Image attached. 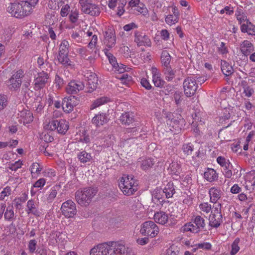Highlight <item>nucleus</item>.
<instances>
[{
  "mask_svg": "<svg viewBox=\"0 0 255 255\" xmlns=\"http://www.w3.org/2000/svg\"><path fill=\"white\" fill-rule=\"evenodd\" d=\"M214 207L212 206L211 204L209 203L208 202H203L199 204V208L201 212H202L207 214L209 213H211L212 208Z\"/></svg>",
  "mask_w": 255,
  "mask_h": 255,
  "instance_id": "nucleus-43",
  "label": "nucleus"
},
{
  "mask_svg": "<svg viewBox=\"0 0 255 255\" xmlns=\"http://www.w3.org/2000/svg\"><path fill=\"white\" fill-rule=\"evenodd\" d=\"M218 177L216 171L212 168H208L204 172V178L209 182H213L217 180Z\"/></svg>",
  "mask_w": 255,
  "mask_h": 255,
  "instance_id": "nucleus-33",
  "label": "nucleus"
},
{
  "mask_svg": "<svg viewBox=\"0 0 255 255\" xmlns=\"http://www.w3.org/2000/svg\"><path fill=\"white\" fill-rule=\"evenodd\" d=\"M25 74H24V71L21 70L19 69L18 71H17L16 72H15L12 76L11 78H14L15 79L17 80H20V78H23Z\"/></svg>",
  "mask_w": 255,
  "mask_h": 255,
  "instance_id": "nucleus-59",
  "label": "nucleus"
},
{
  "mask_svg": "<svg viewBox=\"0 0 255 255\" xmlns=\"http://www.w3.org/2000/svg\"><path fill=\"white\" fill-rule=\"evenodd\" d=\"M110 101L107 97H102L95 100L91 106V109H95L103 104L107 103Z\"/></svg>",
  "mask_w": 255,
  "mask_h": 255,
  "instance_id": "nucleus-40",
  "label": "nucleus"
},
{
  "mask_svg": "<svg viewBox=\"0 0 255 255\" xmlns=\"http://www.w3.org/2000/svg\"><path fill=\"white\" fill-rule=\"evenodd\" d=\"M87 82L89 88V92H92L95 90L97 87L98 77L95 74H91L89 76H87Z\"/></svg>",
  "mask_w": 255,
  "mask_h": 255,
  "instance_id": "nucleus-28",
  "label": "nucleus"
},
{
  "mask_svg": "<svg viewBox=\"0 0 255 255\" xmlns=\"http://www.w3.org/2000/svg\"><path fill=\"white\" fill-rule=\"evenodd\" d=\"M78 12L77 10L71 11L69 15V19L72 23H75L78 18Z\"/></svg>",
  "mask_w": 255,
  "mask_h": 255,
  "instance_id": "nucleus-60",
  "label": "nucleus"
},
{
  "mask_svg": "<svg viewBox=\"0 0 255 255\" xmlns=\"http://www.w3.org/2000/svg\"><path fill=\"white\" fill-rule=\"evenodd\" d=\"M104 43L109 48L114 47L116 44V36L115 32L108 29L105 32Z\"/></svg>",
  "mask_w": 255,
  "mask_h": 255,
  "instance_id": "nucleus-16",
  "label": "nucleus"
},
{
  "mask_svg": "<svg viewBox=\"0 0 255 255\" xmlns=\"http://www.w3.org/2000/svg\"><path fill=\"white\" fill-rule=\"evenodd\" d=\"M241 91L243 97L250 98L254 94L255 91L252 86L249 85L246 81L241 83Z\"/></svg>",
  "mask_w": 255,
  "mask_h": 255,
  "instance_id": "nucleus-17",
  "label": "nucleus"
},
{
  "mask_svg": "<svg viewBox=\"0 0 255 255\" xmlns=\"http://www.w3.org/2000/svg\"><path fill=\"white\" fill-rule=\"evenodd\" d=\"M79 100L75 96H70L63 99L62 107L63 110L69 113L72 111L73 108L79 104Z\"/></svg>",
  "mask_w": 255,
  "mask_h": 255,
  "instance_id": "nucleus-10",
  "label": "nucleus"
},
{
  "mask_svg": "<svg viewBox=\"0 0 255 255\" xmlns=\"http://www.w3.org/2000/svg\"><path fill=\"white\" fill-rule=\"evenodd\" d=\"M7 101L6 96L0 95V111L2 110L7 105Z\"/></svg>",
  "mask_w": 255,
  "mask_h": 255,
  "instance_id": "nucleus-55",
  "label": "nucleus"
},
{
  "mask_svg": "<svg viewBox=\"0 0 255 255\" xmlns=\"http://www.w3.org/2000/svg\"><path fill=\"white\" fill-rule=\"evenodd\" d=\"M61 210L63 215L66 218H72L77 213L75 203L71 200L64 202L61 207Z\"/></svg>",
  "mask_w": 255,
  "mask_h": 255,
  "instance_id": "nucleus-9",
  "label": "nucleus"
},
{
  "mask_svg": "<svg viewBox=\"0 0 255 255\" xmlns=\"http://www.w3.org/2000/svg\"><path fill=\"white\" fill-rule=\"evenodd\" d=\"M194 223L199 227L200 229L204 228L205 226V220L200 216L195 217L194 220Z\"/></svg>",
  "mask_w": 255,
  "mask_h": 255,
  "instance_id": "nucleus-49",
  "label": "nucleus"
},
{
  "mask_svg": "<svg viewBox=\"0 0 255 255\" xmlns=\"http://www.w3.org/2000/svg\"><path fill=\"white\" fill-rule=\"evenodd\" d=\"M49 79L48 75L42 71L38 74V76L34 81V89L37 90L42 88L47 82Z\"/></svg>",
  "mask_w": 255,
  "mask_h": 255,
  "instance_id": "nucleus-15",
  "label": "nucleus"
},
{
  "mask_svg": "<svg viewBox=\"0 0 255 255\" xmlns=\"http://www.w3.org/2000/svg\"><path fill=\"white\" fill-rule=\"evenodd\" d=\"M140 166L142 170H146L151 168L154 164L153 159L151 158H146L141 161H139Z\"/></svg>",
  "mask_w": 255,
  "mask_h": 255,
  "instance_id": "nucleus-38",
  "label": "nucleus"
},
{
  "mask_svg": "<svg viewBox=\"0 0 255 255\" xmlns=\"http://www.w3.org/2000/svg\"><path fill=\"white\" fill-rule=\"evenodd\" d=\"M21 83V80L15 79L11 77L6 81L7 87L10 91L18 90L20 88Z\"/></svg>",
  "mask_w": 255,
  "mask_h": 255,
  "instance_id": "nucleus-29",
  "label": "nucleus"
},
{
  "mask_svg": "<svg viewBox=\"0 0 255 255\" xmlns=\"http://www.w3.org/2000/svg\"><path fill=\"white\" fill-rule=\"evenodd\" d=\"M195 247H196V249H202L206 250H209L211 249L212 245L210 243L206 242L196 244Z\"/></svg>",
  "mask_w": 255,
  "mask_h": 255,
  "instance_id": "nucleus-53",
  "label": "nucleus"
},
{
  "mask_svg": "<svg viewBox=\"0 0 255 255\" xmlns=\"http://www.w3.org/2000/svg\"><path fill=\"white\" fill-rule=\"evenodd\" d=\"M140 232L142 235L154 238L159 233V229L153 221H148L141 225Z\"/></svg>",
  "mask_w": 255,
  "mask_h": 255,
  "instance_id": "nucleus-6",
  "label": "nucleus"
},
{
  "mask_svg": "<svg viewBox=\"0 0 255 255\" xmlns=\"http://www.w3.org/2000/svg\"><path fill=\"white\" fill-rule=\"evenodd\" d=\"M134 42L138 46H151V42L149 37L145 33L138 31L134 32Z\"/></svg>",
  "mask_w": 255,
  "mask_h": 255,
  "instance_id": "nucleus-12",
  "label": "nucleus"
},
{
  "mask_svg": "<svg viewBox=\"0 0 255 255\" xmlns=\"http://www.w3.org/2000/svg\"><path fill=\"white\" fill-rule=\"evenodd\" d=\"M105 54L108 58L110 63L112 64L113 67L117 65L118 63L117 62L116 58L113 54L108 52H105Z\"/></svg>",
  "mask_w": 255,
  "mask_h": 255,
  "instance_id": "nucleus-57",
  "label": "nucleus"
},
{
  "mask_svg": "<svg viewBox=\"0 0 255 255\" xmlns=\"http://www.w3.org/2000/svg\"><path fill=\"white\" fill-rule=\"evenodd\" d=\"M33 72V70H30L24 75L22 86L23 87H24L25 89H29L28 88L31 81Z\"/></svg>",
  "mask_w": 255,
  "mask_h": 255,
  "instance_id": "nucleus-42",
  "label": "nucleus"
},
{
  "mask_svg": "<svg viewBox=\"0 0 255 255\" xmlns=\"http://www.w3.org/2000/svg\"><path fill=\"white\" fill-rule=\"evenodd\" d=\"M58 189L59 187L57 186H55L51 188L49 194L47 197V201L49 203H51L54 200L57 195Z\"/></svg>",
  "mask_w": 255,
  "mask_h": 255,
  "instance_id": "nucleus-45",
  "label": "nucleus"
},
{
  "mask_svg": "<svg viewBox=\"0 0 255 255\" xmlns=\"http://www.w3.org/2000/svg\"><path fill=\"white\" fill-rule=\"evenodd\" d=\"M240 49L242 53L245 56H248L254 51L253 44L248 40H244L240 45Z\"/></svg>",
  "mask_w": 255,
  "mask_h": 255,
  "instance_id": "nucleus-20",
  "label": "nucleus"
},
{
  "mask_svg": "<svg viewBox=\"0 0 255 255\" xmlns=\"http://www.w3.org/2000/svg\"><path fill=\"white\" fill-rule=\"evenodd\" d=\"M70 6L66 4L64 5L61 8L60 11V15L62 17L66 16L70 11Z\"/></svg>",
  "mask_w": 255,
  "mask_h": 255,
  "instance_id": "nucleus-61",
  "label": "nucleus"
},
{
  "mask_svg": "<svg viewBox=\"0 0 255 255\" xmlns=\"http://www.w3.org/2000/svg\"><path fill=\"white\" fill-rule=\"evenodd\" d=\"M240 240L239 238H236L232 244L231 245V251L230 252L231 255H235L240 250L239 246Z\"/></svg>",
  "mask_w": 255,
  "mask_h": 255,
  "instance_id": "nucleus-46",
  "label": "nucleus"
},
{
  "mask_svg": "<svg viewBox=\"0 0 255 255\" xmlns=\"http://www.w3.org/2000/svg\"><path fill=\"white\" fill-rule=\"evenodd\" d=\"M168 170L172 175H179L181 172V165L177 162H172L170 164Z\"/></svg>",
  "mask_w": 255,
  "mask_h": 255,
  "instance_id": "nucleus-32",
  "label": "nucleus"
},
{
  "mask_svg": "<svg viewBox=\"0 0 255 255\" xmlns=\"http://www.w3.org/2000/svg\"><path fill=\"white\" fill-rule=\"evenodd\" d=\"M22 162L19 160L9 165V168L12 171H16L21 167Z\"/></svg>",
  "mask_w": 255,
  "mask_h": 255,
  "instance_id": "nucleus-62",
  "label": "nucleus"
},
{
  "mask_svg": "<svg viewBox=\"0 0 255 255\" xmlns=\"http://www.w3.org/2000/svg\"><path fill=\"white\" fill-rule=\"evenodd\" d=\"M221 68L222 72L226 76H229L233 73L234 69L233 67L226 61H221Z\"/></svg>",
  "mask_w": 255,
  "mask_h": 255,
  "instance_id": "nucleus-31",
  "label": "nucleus"
},
{
  "mask_svg": "<svg viewBox=\"0 0 255 255\" xmlns=\"http://www.w3.org/2000/svg\"><path fill=\"white\" fill-rule=\"evenodd\" d=\"M162 72L167 81H172L175 77L176 71L172 69L170 65L163 67Z\"/></svg>",
  "mask_w": 255,
  "mask_h": 255,
  "instance_id": "nucleus-26",
  "label": "nucleus"
},
{
  "mask_svg": "<svg viewBox=\"0 0 255 255\" xmlns=\"http://www.w3.org/2000/svg\"><path fill=\"white\" fill-rule=\"evenodd\" d=\"M7 11L16 18H22L29 15L31 11L22 1L20 3H11L7 7Z\"/></svg>",
  "mask_w": 255,
  "mask_h": 255,
  "instance_id": "nucleus-4",
  "label": "nucleus"
},
{
  "mask_svg": "<svg viewBox=\"0 0 255 255\" xmlns=\"http://www.w3.org/2000/svg\"><path fill=\"white\" fill-rule=\"evenodd\" d=\"M171 57L167 50H163L161 55L162 67L170 66Z\"/></svg>",
  "mask_w": 255,
  "mask_h": 255,
  "instance_id": "nucleus-36",
  "label": "nucleus"
},
{
  "mask_svg": "<svg viewBox=\"0 0 255 255\" xmlns=\"http://www.w3.org/2000/svg\"><path fill=\"white\" fill-rule=\"evenodd\" d=\"M37 245V241L35 240H31L29 241L28 245V248L31 253L35 252Z\"/></svg>",
  "mask_w": 255,
  "mask_h": 255,
  "instance_id": "nucleus-54",
  "label": "nucleus"
},
{
  "mask_svg": "<svg viewBox=\"0 0 255 255\" xmlns=\"http://www.w3.org/2000/svg\"><path fill=\"white\" fill-rule=\"evenodd\" d=\"M69 47V43L68 41L66 40H63L59 46L58 54H68Z\"/></svg>",
  "mask_w": 255,
  "mask_h": 255,
  "instance_id": "nucleus-44",
  "label": "nucleus"
},
{
  "mask_svg": "<svg viewBox=\"0 0 255 255\" xmlns=\"http://www.w3.org/2000/svg\"><path fill=\"white\" fill-rule=\"evenodd\" d=\"M45 127L50 130L56 129L58 133L65 134L69 128V125L65 120H52Z\"/></svg>",
  "mask_w": 255,
  "mask_h": 255,
  "instance_id": "nucleus-7",
  "label": "nucleus"
},
{
  "mask_svg": "<svg viewBox=\"0 0 255 255\" xmlns=\"http://www.w3.org/2000/svg\"><path fill=\"white\" fill-rule=\"evenodd\" d=\"M120 121L123 125L128 126L134 122L133 115L131 113L125 112L121 116Z\"/></svg>",
  "mask_w": 255,
  "mask_h": 255,
  "instance_id": "nucleus-24",
  "label": "nucleus"
},
{
  "mask_svg": "<svg viewBox=\"0 0 255 255\" xmlns=\"http://www.w3.org/2000/svg\"><path fill=\"white\" fill-rule=\"evenodd\" d=\"M68 54H58L57 59L58 61L65 66L72 65V62L68 57Z\"/></svg>",
  "mask_w": 255,
  "mask_h": 255,
  "instance_id": "nucleus-41",
  "label": "nucleus"
},
{
  "mask_svg": "<svg viewBox=\"0 0 255 255\" xmlns=\"http://www.w3.org/2000/svg\"><path fill=\"white\" fill-rule=\"evenodd\" d=\"M182 149L185 155H190L193 151V145L191 143L184 144L182 145Z\"/></svg>",
  "mask_w": 255,
  "mask_h": 255,
  "instance_id": "nucleus-48",
  "label": "nucleus"
},
{
  "mask_svg": "<svg viewBox=\"0 0 255 255\" xmlns=\"http://www.w3.org/2000/svg\"><path fill=\"white\" fill-rule=\"evenodd\" d=\"M209 225L213 228H218L222 222V215L221 214V204H217L212 211L209 218Z\"/></svg>",
  "mask_w": 255,
  "mask_h": 255,
  "instance_id": "nucleus-8",
  "label": "nucleus"
},
{
  "mask_svg": "<svg viewBox=\"0 0 255 255\" xmlns=\"http://www.w3.org/2000/svg\"><path fill=\"white\" fill-rule=\"evenodd\" d=\"M180 231L182 233L190 232L193 233H197L200 231V228L196 224L188 223L185 224L181 228Z\"/></svg>",
  "mask_w": 255,
  "mask_h": 255,
  "instance_id": "nucleus-30",
  "label": "nucleus"
},
{
  "mask_svg": "<svg viewBox=\"0 0 255 255\" xmlns=\"http://www.w3.org/2000/svg\"><path fill=\"white\" fill-rule=\"evenodd\" d=\"M183 86L184 94L187 97L193 96L198 88L196 77L192 76L186 78L183 82Z\"/></svg>",
  "mask_w": 255,
  "mask_h": 255,
  "instance_id": "nucleus-5",
  "label": "nucleus"
},
{
  "mask_svg": "<svg viewBox=\"0 0 255 255\" xmlns=\"http://www.w3.org/2000/svg\"><path fill=\"white\" fill-rule=\"evenodd\" d=\"M236 15L237 17V20L239 21L241 25L244 23L246 22V21H249L248 19L247 15L242 12V10H239L236 12Z\"/></svg>",
  "mask_w": 255,
  "mask_h": 255,
  "instance_id": "nucleus-47",
  "label": "nucleus"
},
{
  "mask_svg": "<svg viewBox=\"0 0 255 255\" xmlns=\"http://www.w3.org/2000/svg\"><path fill=\"white\" fill-rule=\"evenodd\" d=\"M38 204L33 200H29L27 202L26 207L27 214H32L33 215L39 216L40 212L38 210Z\"/></svg>",
  "mask_w": 255,
  "mask_h": 255,
  "instance_id": "nucleus-22",
  "label": "nucleus"
},
{
  "mask_svg": "<svg viewBox=\"0 0 255 255\" xmlns=\"http://www.w3.org/2000/svg\"><path fill=\"white\" fill-rule=\"evenodd\" d=\"M168 219V214L163 211L157 212L154 215V220L155 222L161 225L166 224Z\"/></svg>",
  "mask_w": 255,
  "mask_h": 255,
  "instance_id": "nucleus-21",
  "label": "nucleus"
},
{
  "mask_svg": "<svg viewBox=\"0 0 255 255\" xmlns=\"http://www.w3.org/2000/svg\"><path fill=\"white\" fill-rule=\"evenodd\" d=\"M119 186L124 195L130 196L137 191V184L133 177L125 175L122 177Z\"/></svg>",
  "mask_w": 255,
  "mask_h": 255,
  "instance_id": "nucleus-3",
  "label": "nucleus"
},
{
  "mask_svg": "<svg viewBox=\"0 0 255 255\" xmlns=\"http://www.w3.org/2000/svg\"><path fill=\"white\" fill-rule=\"evenodd\" d=\"M163 192L165 193L167 198H171L175 193V189L172 182H168L163 190Z\"/></svg>",
  "mask_w": 255,
  "mask_h": 255,
  "instance_id": "nucleus-34",
  "label": "nucleus"
},
{
  "mask_svg": "<svg viewBox=\"0 0 255 255\" xmlns=\"http://www.w3.org/2000/svg\"><path fill=\"white\" fill-rule=\"evenodd\" d=\"M151 73L152 76V81L157 87H162L163 86L164 81L161 79L160 73L156 67L151 68Z\"/></svg>",
  "mask_w": 255,
  "mask_h": 255,
  "instance_id": "nucleus-18",
  "label": "nucleus"
},
{
  "mask_svg": "<svg viewBox=\"0 0 255 255\" xmlns=\"http://www.w3.org/2000/svg\"><path fill=\"white\" fill-rule=\"evenodd\" d=\"M25 74H24V71L21 70L19 69L18 71H17L16 72H15L12 76L11 78H14L15 79L17 80H20V78H23Z\"/></svg>",
  "mask_w": 255,
  "mask_h": 255,
  "instance_id": "nucleus-58",
  "label": "nucleus"
},
{
  "mask_svg": "<svg viewBox=\"0 0 255 255\" xmlns=\"http://www.w3.org/2000/svg\"><path fill=\"white\" fill-rule=\"evenodd\" d=\"M46 181L44 178H40L36 181L33 185V187L41 188L45 184Z\"/></svg>",
  "mask_w": 255,
  "mask_h": 255,
  "instance_id": "nucleus-63",
  "label": "nucleus"
},
{
  "mask_svg": "<svg viewBox=\"0 0 255 255\" xmlns=\"http://www.w3.org/2000/svg\"><path fill=\"white\" fill-rule=\"evenodd\" d=\"M5 220L9 222L13 221L15 218V214L12 207H7L4 212Z\"/></svg>",
  "mask_w": 255,
  "mask_h": 255,
  "instance_id": "nucleus-39",
  "label": "nucleus"
},
{
  "mask_svg": "<svg viewBox=\"0 0 255 255\" xmlns=\"http://www.w3.org/2000/svg\"><path fill=\"white\" fill-rule=\"evenodd\" d=\"M217 161L218 163L223 167L229 166L230 164L229 161L222 156L218 157L217 158Z\"/></svg>",
  "mask_w": 255,
  "mask_h": 255,
  "instance_id": "nucleus-51",
  "label": "nucleus"
},
{
  "mask_svg": "<svg viewBox=\"0 0 255 255\" xmlns=\"http://www.w3.org/2000/svg\"><path fill=\"white\" fill-rule=\"evenodd\" d=\"M84 88V84L79 81L73 80L70 82L66 87V92L69 94H75Z\"/></svg>",
  "mask_w": 255,
  "mask_h": 255,
  "instance_id": "nucleus-14",
  "label": "nucleus"
},
{
  "mask_svg": "<svg viewBox=\"0 0 255 255\" xmlns=\"http://www.w3.org/2000/svg\"><path fill=\"white\" fill-rule=\"evenodd\" d=\"M136 28H137V25L134 22L127 24L123 27V29L126 31H129L130 30Z\"/></svg>",
  "mask_w": 255,
  "mask_h": 255,
  "instance_id": "nucleus-64",
  "label": "nucleus"
},
{
  "mask_svg": "<svg viewBox=\"0 0 255 255\" xmlns=\"http://www.w3.org/2000/svg\"><path fill=\"white\" fill-rule=\"evenodd\" d=\"M96 193L93 188H84L76 192L75 199L80 205L86 207L91 202Z\"/></svg>",
  "mask_w": 255,
  "mask_h": 255,
  "instance_id": "nucleus-2",
  "label": "nucleus"
},
{
  "mask_svg": "<svg viewBox=\"0 0 255 255\" xmlns=\"http://www.w3.org/2000/svg\"><path fill=\"white\" fill-rule=\"evenodd\" d=\"M167 123L171 127L170 129L175 134L179 133L185 126V121L182 118L178 120L173 118L171 120H168Z\"/></svg>",
  "mask_w": 255,
  "mask_h": 255,
  "instance_id": "nucleus-13",
  "label": "nucleus"
},
{
  "mask_svg": "<svg viewBox=\"0 0 255 255\" xmlns=\"http://www.w3.org/2000/svg\"><path fill=\"white\" fill-rule=\"evenodd\" d=\"M11 188L10 187L7 186L0 193V200H3L5 197H8L11 193Z\"/></svg>",
  "mask_w": 255,
  "mask_h": 255,
  "instance_id": "nucleus-50",
  "label": "nucleus"
},
{
  "mask_svg": "<svg viewBox=\"0 0 255 255\" xmlns=\"http://www.w3.org/2000/svg\"><path fill=\"white\" fill-rule=\"evenodd\" d=\"M42 170L41 166L37 162L33 163L30 167L31 173H39Z\"/></svg>",
  "mask_w": 255,
  "mask_h": 255,
  "instance_id": "nucleus-52",
  "label": "nucleus"
},
{
  "mask_svg": "<svg viewBox=\"0 0 255 255\" xmlns=\"http://www.w3.org/2000/svg\"><path fill=\"white\" fill-rule=\"evenodd\" d=\"M108 119L106 114H100L96 115L92 119V123L96 127H100L107 123Z\"/></svg>",
  "mask_w": 255,
  "mask_h": 255,
  "instance_id": "nucleus-25",
  "label": "nucleus"
},
{
  "mask_svg": "<svg viewBox=\"0 0 255 255\" xmlns=\"http://www.w3.org/2000/svg\"><path fill=\"white\" fill-rule=\"evenodd\" d=\"M241 30L242 32H247L248 34L255 35V26L249 20L243 23L241 25Z\"/></svg>",
  "mask_w": 255,
  "mask_h": 255,
  "instance_id": "nucleus-27",
  "label": "nucleus"
},
{
  "mask_svg": "<svg viewBox=\"0 0 255 255\" xmlns=\"http://www.w3.org/2000/svg\"><path fill=\"white\" fill-rule=\"evenodd\" d=\"M77 158L79 160L83 163L90 162L92 159L91 154L85 151H82L79 152L77 154Z\"/></svg>",
  "mask_w": 255,
  "mask_h": 255,
  "instance_id": "nucleus-37",
  "label": "nucleus"
},
{
  "mask_svg": "<svg viewBox=\"0 0 255 255\" xmlns=\"http://www.w3.org/2000/svg\"><path fill=\"white\" fill-rule=\"evenodd\" d=\"M165 20L166 22L170 25L177 22L178 20V12L177 10L175 8H173V14L168 15Z\"/></svg>",
  "mask_w": 255,
  "mask_h": 255,
  "instance_id": "nucleus-35",
  "label": "nucleus"
},
{
  "mask_svg": "<svg viewBox=\"0 0 255 255\" xmlns=\"http://www.w3.org/2000/svg\"><path fill=\"white\" fill-rule=\"evenodd\" d=\"M124 245L119 242H112L109 244L98 245L93 248L90 255H117L115 252H124Z\"/></svg>",
  "mask_w": 255,
  "mask_h": 255,
  "instance_id": "nucleus-1",
  "label": "nucleus"
},
{
  "mask_svg": "<svg viewBox=\"0 0 255 255\" xmlns=\"http://www.w3.org/2000/svg\"><path fill=\"white\" fill-rule=\"evenodd\" d=\"M81 10L86 14L92 16H97L100 13V9L95 4L88 2V1L84 2L81 5Z\"/></svg>",
  "mask_w": 255,
  "mask_h": 255,
  "instance_id": "nucleus-11",
  "label": "nucleus"
},
{
  "mask_svg": "<svg viewBox=\"0 0 255 255\" xmlns=\"http://www.w3.org/2000/svg\"><path fill=\"white\" fill-rule=\"evenodd\" d=\"M19 118V122L25 125L32 122L33 117L30 111L24 110L20 112Z\"/></svg>",
  "mask_w": 255,
  "mask_h": 255,
  "instance_id": "nucleus-23",
  "label": "nucleus"
},
{
  "mask_svg": "<svg viewBox=\"0 0 255 255\" xmlns=\"http://www.w3.org/2000/svg\"><path fill=\"white\" fill-rule=\"evenodd\" d=\"M210 202L216 203L221 197L222 192L220 188L213 187L210 189L209 191Z\"/></svg>",
  "mask_w": 255,
  "mask_h": 255,
  "instance_id": "nucleus-19",
  "label": "nucleus"
},
{
  "mask_svg": "<svg viewBox=\"0 0 255 255\" xmlns=\"http://www.w3.org/2000/svg\"><path fill=\"white\" fill-rule=\"evenodd\" d=\"M48 143L44 142L40 146L39 150L40 152L44 154L45 155H50L51 154L48 151Z\"/></svg>",
  "mask_w": 255,
  "mask_h": 255,
  "instance_id": "nucleus-56",
  "label": "nucleus"
}]
</instances>
